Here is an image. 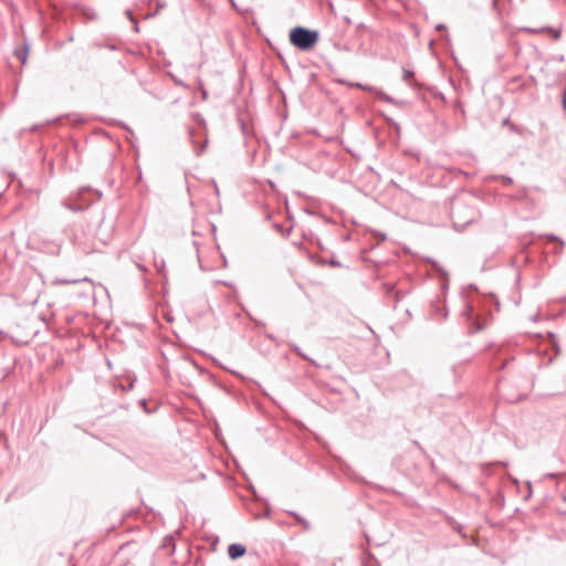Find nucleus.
Masks as SVG:
<instances>
[{
    "instance_id": "f257e3e1",
    "label": "nucleus",
    "mask_w": 566,
    "mask_h": 566,
    "mask_svg": "<svg viewBox=\"0 0 566 566\" xmlns=\"http://www.w3.org/2000/svg\"><path fill=\"white\" fill-rule=\"evenodd\" d=\"M289 40L296 49L303 52H308L317 44L319 33L316 30L298 25L290 31Z\"/></svg>"
},
{
    "instance_id": "b1692460",
    "label": "nucleus",
    "mask_w": 566,
    "mask_h": 566,
    "mask_svg": "<svg viewBox=\"0 0 566 566\" xmlns=\"http://www.w3.org/2000/svg\"><path fill=\"white\" fill-rule=\"evenodd\" d=\"M138 268L142 270V271H145V268L143 265H138Z\"/></svg>"
},
{
    "instance_id": "412c9836",
    "label": "nucleus",
    "mask_w": 566,
    "mask_h": 566,
    "mask_svg": "<svg viewBox=\"0 0 566 566\" xmlns=\"http://www.w3.org/2000/svg\"><path fill=\"white\" fill-rule=\"evenodd\" d=\"M331 264L334 265V266H338L339 265V262L337 261H331Z\"/></svg>"
},
{
    "instance_id": "7ed1b4c3",
    "label": "nucleus",
    "mask_w": 566,
    "mask_h": 566,
    "mask_svg": "<svg viewBox=\"0 0 566 566\" xmlns=\"http://www.w3.org/2000/svg\"><path fill=\"white\" fill-rule=\"evenodd\" d=\"M247 552V548L242 544H231L228 547V555L231 559H237L239 557H242Z\"/></svg>"
},
{
    "instance_id": "20e7f679",
    "label": "nucleus",
    "mask_w": 566,
    "mask_h": 566,
    "mask_svg": "<svg viewBox=\"0 0 566 566\" xmlns=\"http://www.w3.org/2000/svg\"><path fill=\"white\" fill-rule=\"evenodd\" d=\"M28 51H29L28 45H24L23 50L15 51V55L20 59L22 64H25V62H27Z\"/></svg>"
},
{
    "instance_id": "f3484780",
    "label": "nucleus",
    "mask_w": 566,
    "mask_h": 566,
    "mask_svg": "<svg viewBox=\"0 0 566 566\" xmlns=\"http://www.w3.org/2000/svg\"><path fill=\"white\" fill-rule=\"evenodd\" d=\"M562 106H563V109L566 112V95H562Z\"/></svg>"
},
{
    "instance_id": "ddd939ff",
    "label": "nucleus",
    "mask_w": 566,
    "mask_h": 566,
    "mask_svg": "<svg viewBox=\"0 0 566 566\" xmlns=\"http://www.w3.org/2000/svg\"><path fill=\"white\" fill-rule=\"evenodd\" d=\"M413 76V72L409 70H403V80L408 81L410 77Z\"/></svg>"
},
{
    "instance_id": "4468645a",
    "label": "nucleus",
    "mask_w": 566,
    "mask_h": 566,
    "mask_svg": "<svg viewBox=\"0 0 566 566\" xmlns=\"http://www.w3.org/2000/svg\"><path fill=\"white\" fill-rule=\"evenodd\" d=\"M524 31L528 32V33H532V34L543 32L542 28L541 29L525 28Z\"/></svg>"
},
{
    "instance_id": "6e6552de",
    "label": "nucleus",
    "mask_w": 566,
    "mask_h": 566,
    "mask_svg": "<svg viewBox=\"0 0 566 566\" xmlns=\"http://www.w3.org/2000/svg\"><path fill=\"white\" fill-rule=\"evenodd\" d=\"M292 349H293V350H294L298 356H301L303 359L308 360V361H312V360H311V359H310V358H308V357H307V356H306V355L301 350V348H300L298 346L293 345V346H292Z\"/></svg>"
},
{
    "instance_id": "0eeeda50",
    "label": "nucleus",
    "mask_w": 566,
    "mask_h": 566,
    "mask_svg": "<svg viewBox=\"0 0 566 566\" xmlns=\"http://www.w3.org/2000/svg\"><path fill=\"white\" fill-rule=\"evenodd\" d=\"M198 82H199V90L201 92V97L203 101H207L209 97L208 91L203 87V84L200 80Z\"/></svg>"
},
{
    "instance_id": "39448f33",
    "label": "nucleus",
    "mask_w": 566,
    "mask_h": 566,
    "mask_svg": "<svg viewBox=\"0 0 566 566\" xmlns=\"http://www.w3.org/2000/svg\"><path fill=\"white\" fill-rule=\"evenodd\" d=\"M542 31L551 32L555 40H558L560 38V31L559 30H555V29H553L551 27H543Z\"/></svg>"
},
{
    "instance_id": "6ab92c4d",
    "label": "nucleus",
    "mask_w": 566,
    "mask_h": 566,
    "mask_svg": "<svg viewBox=\"0 0 566 566\" xmlns=\"http://www.w3.org/2000/svg\"><path fill=\"white\" fill-rule=\"evenodd\" d=\"M297 520H298L300 522H302V523H303V525H304L306 528H310V523H308L307 521L302 520V518H298V517H297Z\"/></svg>"
},
{
    "instance_id": "f8f14e48",
    "label": "nucleus",
    "mask_w": 566,
    "mask_h": 566,
    "mask_svg": "<svg viewBox=\"0 0 566 566\" xmlns=\"http://www.w3.org/2000/svg\"><path fill=\"white\" fill-rule=\"evenodd\" d=\"M125 13H126V15L129 18V20H130L132 22H134V24H135V30H136V31H138L137 21L134 19L132 11H130V10H126V12H125Z\"/></svg>"
},
{
    "instance_id": "a878e982",
    "label": "nucleus",
    "mask_w": 566,
    "mask_h": 566,
    "mask_svg": "<svg viewBox=\"0 0 566 566\" xmlns=\"http://www.w3.org/2000/svg\"><path fill=\"white\" fill-rule=\"evenodd\" d=\"M564 501H566V495L564 496Z\"/></svg>"
},
{
    "instance_id": "423d86ee",
    "label": "nucleus",
    "mask_w": 566,
    "mask_h": 566,
    "mask_svg": "<svg viewBox=\"0 0 566 566\" xmlns=\"http://www.w3.org/2000/svg\"><path fill=\"white\" fill-rule=\"evenodd\" d=\"M545 238L551 240V241L558 242L560 244V248H563L564 244H565L564 241L560 238H558L557 235H555V234H546Z\"/></svg>"
},
{
    "instance_id": "9d476101",
    "label": "nucleus",
    "mask_w": 566,
    "mask_h": 566,
    "mask_svg": "<svg viewBox=\"0 0 566 566\" xmlns=\"http://www.w3.org/2000/svg\"><path fill=\"white\" fill-rule=\"evenodd\" d=\"M193 117H195L196 122H197L199 125H201L202 127H205V128H206V120H205V118L202 117V115H200V114H195V115H193Z\"/></svg>"
},
{
    "instance_id": "9b49d317",
    "label": "nucleus",
    "mask_w": 566,
    "mask_h": 566,
    "mask_svg": "<svg viewBox=\"0 0 566 566\" xmlns=\"http://www.w3.org/2000/svg\"><path fill=\"white\" fill-rule=\"evenodd\" d=\"M207 144H208V139L205 138L203 145L201 147L195 146L197 155H200L205 150ZM193 145H196V142H193Z\"/></svg>"
},
{
    "instance_id": "dca6fc26",
    "label": "nucleus",
    "mask_w": 566,
    "mask_h": 566,
    "mask_svg": "<svg viewBox=\"0 0 566 566\" xmlns=\"http://www.w3.org/2000/svg\"><path fill=\"white\" fill-rule=\"evenodd\" d=\"M81 280H63L62 283L64 284H75L77 282H80Z\"/></svg>"
},
{
    "instance_id": "a211bd4d",
    "label": "nucleus",
    "mask_w": 566,
    "mask_h": 566,
    "mask_svg": "<svg viewBox=\"0 0 566 566\" xmlns=\"http://www.w3.org/2000/svg\"><path fill=\"white\" fill-rule=\"evenodd\" d=\"M501 178H502L506 184H512V182H513V180H512V178H511V177L502 176Z\"/></svg>"
},
{
    "instance_id": "f03ea898",
    "label": "nucleus",
    "mask_w": 566,
    "mask_h": 566,
    "mask_svg": "<svg viewBox=\"0 0 566 566\" xmlns=\"http://www.w3.org/2000/svg\"><path fill=\"white\" fill-rule=\"evenodd\" d=\"M451 216L454 227L463 229L475 220L478 213L473 208L457 202L452 208Z\"/></svg>"
},
{
    "instance_id": "4be33fe9",
    "label": "nucleus",
    "mask_w": 566,
    "mask_h": 566,
    "mask_svg": "<svg viewBox=\"0 0 566 566\" xmlns=\"http://www.w3.org/2000/svg\"><path fill=\"white\" fill-rule=\"evenodd\" d=\"M140 403H142V407H144V409H146V400H144V399H143V400L140 401Z\"/></svg>"
},
{
    "instance_id": "5701e85b",
    "label": "nucleus",
    "mask_w": 566,
    "mask_h": 566,
    "mask_svg": "<svg viewBox=\"0 0 566 566\" xmlns=\"http://www.w3.org/2000/svg\"><path fill=\"white\" fill-rule=\"evenodd\" d=\"M482 329V326L481 325H478L476 326V331H481Z\"/></svg>"
},
{
    "instance_id": "aec40b11",
    "label": "nucleus",
    "mask_w": 566,
    "mask_h": 566,
    "mask_svg": "<svg viewBox=\"0 0 566 566\" xmlns=\"http://www.w3.org/2000/svg\"><path fill=\"white\" fill-rule=\"evenodd\" d=\"M446 28H447V27H446L444 24L440 23V24H438V25L436 27V30H439V31H440V30H444Z\"/></svg>"
},
{
    "instance_id": "2eb2a0df",
    "label": "nucleus",
    "mask_w": 566,
    "mask_h": 566,
    "mask_svg": "<svg viewBox=\"0 0 566 566\" xmlns=\"http://www.w3.org/2000/svg\"><path fill=\"white\" fill-rule=\"evenodd\" d=\"M174 82H175L177 85H179V86H182V87H185V88L187 87V84H186L184 81H181V80H179V78H177V77H174Z\"/></svg>"
},
{
    "instance_id": "393cba45",
    "label": "nucleus",
    "mask_w": 566,
    "mask_h": 566,
    "mask_svg": "<svg viewBox=\"0 0 566 566\" xmlns=\"http://www.w3.org/2000/svg\"><path fill=\"white\" fill-rule=\"evenodd\" d=\"M2 436H3V434H2V432L0 431V439L2 438Z\"/></svg>"
},
{
    "instance_id": "1a4fd4ad",
    "label": "nucleus",
    "mask_w": 566,
    "mask_h": 566,
    "mask_svg": "<svg viewBox=\"0 0 566 566\" xmlns=\"http://www.w3.org/2000/svg\"><path fill=\"white\" fill-rule=\"evenodd\" d=\"M274 227H275V229H276L280 233H282V234H283V235H285V237H287V235L291 233V231H292V228H289V229L285 231V230L283 229V227H282L281 224H279V223H275V224H274Z\"/></svg>"
}]
</instances>
